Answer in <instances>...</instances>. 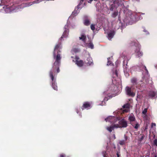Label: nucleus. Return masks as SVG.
<instances>
[{
  "mask_svg": "<svg viewBox=\"0 0 157 157\" xmlns=\"http://www.w3.org/2000/svg\"><path fill=\"white\" fill-rule=\"evenodd\" d=\"M61 43H59L57 44L55 46L54 50L53 52V56L54 59H55V61L54 63L53 66L54 67L57 68V72H59L60 71L59 66L60 64V60L61 57L60 53V51L59 50L61 47Z\"/></svg>",
  "mask_w": 157,
  "mask_h": 157,
  "instance_id": "obj_1",
  "label": "nucleus"
},
{
  "mask_svg": "<svg viewBox=\"0 0 157 157\" xmlns=\"http://www.w3.org/2000/svg\"><path fill=\"white\" fill-rule=\"evenodd\" d=\"M57 68L52 67V69L49 71V76L52 80V86L53 88L55 90H58V87L57 86V83L56 81V79H54V76L56 73L57 74Z\"/></svg>",
  "mask_w": 157,
  "mask_h": 157,
  "instance_id": "obj_2",
  "label": "nucleus"
},
{
  "mask_svg": "<svg viewBox=\"0 0 157 157\" xmlns=\"http://www.w3.org/2000/svg\"><path fill=\"white\" fill-rule=\"evenodd\" d=\"M118 127L119 128H126L128 126L127 121L123 119L119 122Z\"/></svg>",
  "mask_w": 157,
  "mask_h": 157,
  "instance_id": "obj_3",
  "label": "nucleus"
},
{
  "mask_svg": "<svg viewBox=\"0 0 157 157\" xmlns=\"http://www.w3.org/2000/svg\"><path fill=\"white\" fill-rule=\"evenodd\" d=\"M126 94L129 96L133 97L135 95V93L131 91V88L127 86L125 88Z\"/></svg>",
  "mask_w": 157,
  "mask_h": 157,
  "instance_id": "obj_4",
  "label": "nucleus"
},
{
  "mask_svg": "<svg viewBox=\"0 0 157 157\" xmlns=\"http://www.w3.org/2000/svg\"><path fill=\"white\" fill-rule=\"evenodd\" d=\"M16 6L14 5L11 6H6V9L5 10L6 13H10L15 10L17 8Z\"/></svg>",
  "mask_w": 157,
  "mask_h": 157,
  "instance_id": "obj_5",
  "label": "nucleus"
},
{
  "mask_svg": "<svg viewBox=\"0 0 157 157\" xmlns=\"http://www.w3.org/2000/svg\"><path fill=\"white\" fill-rule=\"evenodd\" d=\"M91 103L89 102L86 101L84 102L82 106L81 107L82 110H83L84 109H88L90 108Z\"/></svg>",
  "mask_w": 157,
  "mask_h": 157,
  "instance_id": "obj_6",
  "label": "nucleus"
},
{
  "mask_svg": "<svg viewBox=\"0 0 157 157\" xmlns=\"http://www.w3.org/2000/svg\"><path fill=\"white\" fill-rule=\"evenodd\" d=\"M130 122V124L133 126H134V123L133 122H136V118L135 116L133 114H131L128 117V119Z\"/></svg>",
  "mask_w": 157,
  "mask_h": 157,
  "instance_id": "obj_7",
  "label": "nucleus"
},
{
  "mask_svg": "<svg viewBox=\"0 0 157 157\" xmlns=\"http://www.w3.org/2000/svg\"><path fill=\"white\" fill-rule=\"evenodd\" d=\"M135 52L136 54V55L138 57L142 56L143 55V53L140 51V48L139 47L136 48L135 50Z\"/></svg>",
  "mask_w": 157,
  "mask_h": 157,
  "instance_id": "obj_8",
  "label": "nucleus"
},
{
  "mask_svg": "<svg viewBox=\"0 0 157 157\" xmlns=\"http://www.w3.org/2000/svg\"><path fill=\"white\" fill-rule=\"evenodd\" d=\"M118 124H114L113 125L107 127L106 129L109 132H111L114 129V128H118Z\"/></svg>",
  "mask_w": 157,
  "mask_h": 157,
  "instance_id": "obj_9",
  "label": "nucleus"
},
{
  "mask_svg": "<svg viewBox=\"0 0 157 157\" xmlns=\"http://www.w3.org/2000/svg\"><path fill=\"white\" fill-rule=\"evenodd\" d=\"M66 26H65V30H64V31L63 32V35L61 36V37L60 38V40H62V39L63 37H66L68 36V33H69V30L67 29H66L65 28Z\"/></svg>",
  "mask_w": 157,
  "mask_h": 157,
  "instance_id": "obj_10",
  "label": "nucleus"
},
{
  "mask_svg": "<svg viewBox=\"0 0 157 157\" xmlns=\"http://www.w3.org/2000/svg\"><path fill=\"white\" fill-rule=\"evenodd\" d=\"M85 63L87 66H89L92 64L93 63L92 59L89 56L88 57L85 61Z\"/></svg>",
  "mask_w": 157,
  "mask_h": 157,
  "instance_id": "obj_11",
  "label": "nucleus"
},
{
  "mask_svg": "<svg viewBox=\"0 0 157 157\" xmlns=\"http://www.w3.org/2000/svg\"><path fill=\"white\" fill-rule=\"evenodd\" d=\"M85 19L84 21V24L86 26H89L90 24V20L88 18L87 16L84 17Z\"/></svg>",
  "mask_w": 157,
  "mask_h": 157,
  "instance_id": "obj_12",
  "label": "nucleus"
},
{
  "mask_svg": "<svg viewBox=\"0 0 157 157\" xmlns=\"http://www.w3.org/2000/svg\"><path fill=\"white\" fill-rule=\"evenodd\" d=\"M115 32L114 30H111L108 33V38L109 39H111L115 35Z\"/></svg>",
  "mask_w": 157,
  "mask_h": 157,
  "instance_id": "obj_13",
  "label": "nucleus"
},
{
  "mask_svg": "<svg viewBox=\"0 0 157 157\" xmlns=\"http://www.w3.org/2000/svg\"><path fill=\"white\" fill-rule=\"evenodd\" d=\"M75 64L79 67H82L84 65V62L83 60H80L79 61H77L76 62H75Z\"/></svg>",
  "mask_w": 157,
  "mask_h": 157,
  "instance_id": "obj_14",
  "label": "nucleus"
},
{
  "mask_svg": "<svg viewBox=\"0 0 157 157\" xmlns=\"http://www.w3.org/2000/svg\"><path fill=\"white\" fill-rule=\"evenodd\" d=\"M122 107L123 108L126 109L124 110V112H128V109L130 108V105L129 103H127L124 105Z\"/></svg>",
  "mask_w": 157,
  "mask_h": 157,
  "instance_id": "obj_15",
  "label": "nucleus"
},
{
  "mask_svg": "<svg viewBox=\"0 0 157 157\" xmlns=\"http://www.w3.org/2000/svg\"><path fill=\"white\" fill-rule=\"evenodd\" d=\"M78 8L77 6L76 8H75L74 10L72 12V16L74 17L76 16L77 15L78 13Z\"/></svg>",
  "mask_w": 157,
  "mask_h": 157,
  "instance_id": "obj_16",
  "label": "nucleus"
},
{
  "mask_svg": "<svg viewBox=\"0 0 157 157\" xmlns=\"http://www.w3.org/2000/svg\"><path fill=\"white\" fill-rule=\"evenodd\" d=\"M79 39L80 40H82L83 42L85 43L86 39V36L84 34H82L81 37H79Z\"/></svg>",
  "mask_w": 157,
  "mask_h": 157,
  "instance_id": "obj_17",
  "label": "nucleus"
},
{
  "mask_svg": "<svg viewBox=\"0 0 157 157\" xmlns=\"http://www.w3.org/2000/svg\"><path fill=\"white\" fill-rule=\"evenodd\" d=\"M156 94V93L153 91H150L148 94L149 96L150 97L153 98L154 97Z\"/></svg>",
  "mask_w": 157,
  "mask_h": 157,
  "instance_id": "obj_18",
  "label": "nucleus"
},
{
  "mask_svg": "<svg viewBox=\"0 0 157 157\" xmlns=\"http://www.w3.org/2000/svg\"><path fill=\"white\" fill-rule=\"evenodd\" d=\"M118 13V11H115L112 14L111 16L113 18H115L117 15Z\"/></svg>",
  "mask_w": 157,
  "mask_h": 157,
  "instance_id": "obj_19",
  "label": "nucleus"
},
{
  "mask_svg": "<svg viewBox=\"0 0 157 157\" xmlns=\"http://www.w3.org/2000/svg\"><path fill=\"white\" fill-rule=\"evenodd\" d=\"M108 99H109L107 98V97H105L104 99V100L102 101L101 104V105L102 106L105 105V101H108Z\"/></svg>",
  "mask_w": 157,
  "mask_h": 157,
  "instance_id": "obj_20",
  "label": "nucleus"
},
{
  "mask_svg": "<svg viewBox=\"0 0 157 157\" xmlns=\"http://www.w3.org/2000/svg\"><path fill=\"white\" fill-rule=\"evenodd\" d=\"M131 81L132 84H135L137 85L136 82L137 79L135 78H133L131 79Z\"/></svg>",
  "mask_w": 157,
  "mask_h": 157,
  "instance_id": "obj_21",
  "label": "nucleus"
},
{
  "mask_svg": "<svg viewBox=\"0 0 157 157\" xmlns=\"http://www.w3.org/2000/svg\"><path fill=\"white\" fill-rule=\"evenodd\" d=\"M135 122H136V124L134 123V126L133 127L135 129H137L139 127L140 125L138 123L136 122V121Z\"/></svg>",
  "mask_w": 157,
  "mask_h": 157,
  "instance_id": "obj_22",
  "label": "nucleus"
},
{
  "mask_svg": "<svg viewBox=\"0 0 157 157\" xmlns=\"http://www.w3.org/2000/svg\"><path fill=\"white\" fill-rule=\"evenodd\" d=\"M72 51L75 53H76L80 52V50L78 48H73Z\"/></svg>",
  "mask_w": 157,
  "mask_h": 157,
  "instance_id": "obj_23",
  "label": "nucleus"
},
{
  "mask_svg": "<svg viewBox=\"0 0 157 157\" xmlns=\"http://www.w3.org/2000/svg\"><path fill=\"white\" fill-rule=\"evenodd\" d=\"M126 142L125 141V140H122L119 141V144L121 145H124L125 144Z\"/></svg>",
  "mask_w": 157,
  "mask_h": 157,
  "instance_id": "obj_24",
  "label": "nucleus"
},
{
  "mask_svg": "<svg viewBox=\"0 0 157 157\" xmlns=\"http://www.w3.org/2000/svg\"><path fill=\"white\" fill-rule=\"evenodd\" d=\"M115 8V6L114 4H112L109 7V10H110L113 11Z\"/></svg>",
  "mask_w": 157,
  "mask_h": 157,
  "instance_id": "obj_25",
  "label": "nucleus"
},
{
  "mask_svg": "<svg viewBox=\"0 0 157 157\" xmlns=\"http://www.w3.org/2000/svg\"><path fill=\"white\" fill-rule=\"evenodd\" d=\"M110 59V58L109 57L107 58L108 61H107V65L108 66L111 65L112 63V62L109 61Z\"/></svg>",
  "mask_w": 157,
  "mask_h": 157,
  "instance_id": "obj_26",
  "label": "nucleus"
},
{
  "mask_svg": "<svg viewBox=\"0 0 157 157\" xmlns=\"http://www.w3.org/2000/svg\"><path fill=\"white\" fill-rule=\"evenodd\" d=\"M84 0H81L79 4L77 6L78 8L79 9L80 7L79 6H81L83 3V2L84 1Z\"/></svg>",
  "mask_w": 157,
  "mask_h": 157,
  "instance_id": "obj_27",
  "label": "nucleus"
},
{
  "mask_svg": "<svg viewBox=\"0 0 157 157\" xmlns=\"http://www.w3.org/2000/svg\"><path fill=\"white\" fill-rule=\"evenodd\" d=\"M95 25L92 24L90 25V28L93 31L95 29Z\"/></svg>",
  "mask_w": 157,
  "mask_h": 157,
  "instance_id": "obj_28",
  "label": "nucleus"
},
{
  "mask_svg": "<svg viewBox=\"0 0 157 157\" xmlns=\"http://www.w3.org/2000/svg\"><path fill=\"white\" fill-rule=\"evenodd\" d=\"M147 108H145L142 111V113L144 115H146L147 112Z\"/></svg>",
  "mask_w": 157,
  "mask_h": 157,
  "instance_id": "obj_29",
  "label": "nucleus"
},
{
  "mask_svg": "<svg viewBox=\"0 0 157 157\" xmlns=\"http://www.w3.org/2000/svg\"><path fill=\"white\" fill-rule=\"evenodd\" d=\"M89 47L91 49H93L94 48V45L93 44L91 43H90L88 45Z\"/></svg>",
  "mask_w": 157,
  "mask_h": 157,
  "instance_id": "obj_30",
  "label": "nucleus"
},
{
  "mask_svg": "<svg viewBox=\"0 0 157 157\" xmlns=\"http://www.w3.org/2000/svg\"><path fill=\"white\" fill-rule=\"evenodd\" d=\"M75 62H76L77 61H79V57L77 56H75Z\"/></svg>",
  "mask_w": 157,
  "mask_h": 157,
  "instance_id": "obj_31",
  "label": "nucleus"
},
{
  "mask_svg": "<svg viewBox=\"0 0 157 157\" xmlns=\"http://www.w3.org/2000/svg\"><path fill=\"white\" fill-rule=\"evenodd\" d=\"M124 140H125V141L126 142V141L128 139V137L126 135H124Z\"/></svg>",
  "mask_w": 157,
  "mask_h": 157,
  "instance_id": "obj_32",
  "label": "nucleus"
},
{
  "mask_svg": "<svg viewBox=\"0 0 157 157\" xmlns=\"http://www.w3.org/2000/svg\"><path fill=\"white\" fill-rule=\"evenodd\" d=\"M154 144L155 146H157V139H155L154 141Z\"/></svg>",
  "mask_w": 157,
  "mask_h": 157,
  "instance_id": "obj_33",
  "label": "nucleus"
},
{
  "mask_svg": "<svg viewBox=\"0 0 157 157\" xmlns=\"http://www.w3.org/2000/svg\"><path fill=\"white\" fill-rule=\"evenodd\" d=\"M59 157H66V156L65 154H60Z\"/></svg>",
  "mask_w": 157,
  "mask_h": 157,
  "instance_id": "obj_34",
  "label": "nucleus"
},
{
  "mask_svg": "<svg viewBox=\"0 0 157 157\" xmlns=\"http://www.w3.org/2000/svg\"><path fill=\"white\" fill-rule=\"evenodd\" d=\"M156 126V124L155 123H151V127L152 128H153V127L154 126Z\"/></svg>",
  "mask_w": 157,
  "mask_h": 157,
  "instance_id": "obj_35",
  "label": "nucleus"
},
{
  "mask_svg": "<svg viewBox=\"0 0 157 157\" xmlns=\"http://www.w3.org/2000/svg\"><path fill=\"white\" fill-rule=\"evenodd\" d=\"M102 154L104 157H106L105 153L106 152L105 151H103L102 152Z\"/></svg>",
  "mask_w": 157,
  "mask_h": 157,
  "instance_id": "obj_36",
  "label": "nucleus"
},
{
  "mask_svg": "<svg viewBox=\"0 0 157 157\" xmlns=\"http://www.w3.org/2000/svg\"><path fill=\"white\" fill-rule=\"evenodd\" d=\"M144 68L145 71L147 72L148 73V71L146 67L145 66H144Z\"/></svg>",
  "mask_w": 157,
  "mask_h": 157,
  "instance_id": "obj_37",
  "label": "nucleus"
},
{
  "mask_svg": "<svg viewBox=\"0 0 157 157\" xmlns=\"http://www.w3.org/2000/svg\"><path fill=\"white\" fill-rule=\"evenodd\" d=\"M144 137L143 136H141V137L140 138V141H141L144 139Z\"/></svg>",
  "mask_w": 157,
  "mask_h": 157,
  "instance_id": "obj_38",
  "label": "nucleus"
},
{
  "mask_svg": "<svg viewBox=\"0 0 157 157\" xmlns=\"http://www.w3.org/2000/svg\"><path fill=\"white\" fill-rule=\"evenodd\" d=\"M117 157H120V155L118 152H117Z\"/></svg>",
  "mask_w": 157,
  "mask_h": 157,
  "instance_id": "obj_39",
  "label": "nucleus"
},
{
  "mask_svg": "<svg viewBox=\"0 0 157 157\" xmlns=\"http://www.w3.org/2000/svg\"><path fill=\"white\" fill-rule=\"evenodd\" d=\"M147 128H148V125H147L146 126L145 128V129H144L145 131L147 129Z\"/></svg>",
  "mask_w": 157,
  "mask_h": 157,
  "instance_id": "obj_40",
  "label": "nucleus"
},
{
  "mask_svg": "<svg viewBox=\"0 0 157 157\" xmlns=\"http://www.w3.org/2000/svg\"><path fill=\"white\" fill-rule=\"evenodd\" d=\"M93 1V0H88V3H91V2Z\"/></svg>",
  "mask_w": 157,
  "mask_h": 157,
  "instance_id": "obj_41",
  "label": "nucleus"
},
{
  "mask_svg": "<svg viewBox=\"0 0 157 157\" xmlns=\"http://www.w3.org/2000/svg\"><path fill=\"white\" fill-rule=\"evenodd\" d=\"M112 1H113L114 4H115L116 3V0H112Z\"/></svg>",
  "mask_w": 157,
  "mask_h": 157,
  "instance_id": "obj_42",
  "label": "nucleus"
},
{
  "mask_svg": "<svg viewBox=\"0 0 157 157\" xmlns=\"http://www.w3.org/2000/svg\"><path fill=\"white\" fill-rule=\"evenodd\" d=\"M108 96L109 97V98H112V96L111 95H110L109 96Z\"/></svg>",
  "mask_w": 157,
  "mask_h": 157,
  "instance_id": "obj_43",
  "label": "nucleus"
},
{
  "mask_svg": "<svg viewBox=\"0 0 157 157\" xmlns=\"http://www.w3.org/2000/svg\"><path fill=\"white\" fill-rule=\"evenodd\" d=\"M113 136H114V139H115L116 138V137H115V135H114H114H113Z\"/></svg>",
  "mask_w": 157,
  "mask_h": 157,
  "instance_id": "obj_44",
  "label": "nucleus"
},
{
  "mask_svg": "<svg viewBox=\"0 0 157 157\" xmlns=\"http://www.w3.org/2000/svg\"><path fill=\"white\" fill-rule=\"evenodd\" d=\"M108 118H107L105 119V120L107 121L108 120Z\"/></svg>",
  "mask_w": 157,
  "mask_h": 157,
  "instance_id": "obj_45",
  "label": "nucleus"
},
{
  "mask_svg": "<svg viewBox=\"0 0 157 157\" xmlns=\"http://www.w3.org/2000/svg\"><path fill=\"white\" fill-rule=\"evenodd\" d=\"M85 5V3H84V5H82V6H83Z\"/></svg>",
  "mask_w": 157,
  "mask_h": 157,
  "instance_id": "obj_46",
  "label": "nucleus"
},
{
  "mask_svg": "<svg viewBox=\"0 0 157 157\" xmlns=\"http://www.w3.org/2000/svg\"><path fill=\"white\" fill-rule=\"evenodd\" d=\"M144 32H146V31L145 29H144Z\"/></svg>",
  "mask_w": 157,
  "mask_h": 157,
  "instance_id": "obj_47",
  "label": "nucleus"
},
{
  "mask_svg": "<svg viewBox=\"0 0 157 157\" xmlns=\"http://www.w3.org/2000/svg\"><path fill=\"white\" fill-rule=\"evenodd\" d=\"M71 57L72 58H73V56H71Z\"/></svg>",
  "mask_w": 157,
  "mask_h": 157,
  "instance_id": "obj_48",
  "label": "nucleus"
},
{
  "mask_svg": "<svg viewBox=\"0 0 157 157\" xmlns=\"http://www.w3.org/2000/svg\"><path fill=\"white\" fill-rule=\"evenodd\" d=\"M155 157H156V155H155Z\"/></svg>",
  "mask_w": 157,
  "mask_h": 157,
  "instance_id": "obj_49",
  "label": "nucleus"
},
{
  "mask_svg": "<svg viewBox=\"0 0 157 157\" xmlns=\"http://www.w3.org/2000/svg\"><path fill=\"white\" fill-rule=\"evenodd\" d=\"M141 82H142V80L141 81Z\"/></svg>",
  "mask_w": 157,
  "mask_h": 157,
  "instance_id": "obj_50",
  "label": "nucleus"
},
{
  "mask_svg": "<svg viewBox=\"0 0 157 157\" xmlns=\"http://www.w3.org/2000/svg\"><path fill=\"white\" fill-rule=\"evenodd\" d=\"M5 6H4V7H3V8H5Z\"/></svg>",
  "mask_w": 157,
  "mask_h": 157,
  "instance_id": "obj_51",
  "label": "nucleus"
}]
</instances>
